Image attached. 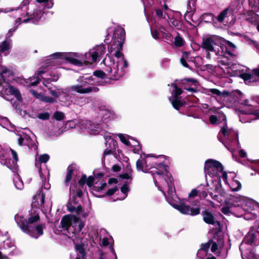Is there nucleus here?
Returning a JSON list of instances; mask_svg holds the SVG:
<instances>
[{
    "instance_id": "23",
    "label": "nucleus",
    "mask_w": 259,
    "mask_h": 259,
    "mask_svg": "<svg viewBox=\"0 0 259 259\" xmlns=\"http://www.w3.org/2000/svg\"><path fill=\"white\" fill-rule=\"evenodd\" d=\"M169 100L170 101L172 107L177 110L184 106V103L181 100V98H174L171 100V97H170Z\"/></svg>"
},
{
    "instance_id": "3",
    "label": "nucleus",
    "mask_w": 259,
    "mask_h": 259,
    "mask_svg": "<svg viewBox=\"0 0 259 259\" xmlns=\"http://www.w3.org/2000/svg\"><path fill=\"white\" fill-rule=\"evenodd\" d=\"M24 222H20L21 230L31 237L37 239L44 234V229L46 228L45 224H33L29 226H24Z\"/></svg>"
},
{
    "instance_id": "53",
    "label": "nucleus",
    "mask_w": 259,
    "mask_h": 259,
    "mask_svg": "<svg viewBox=\"0 0 259 259\" xmlns=\"http://www.w3.org/2000/svg\"><path fill=\"white\" fill-rule=\"evenodd\" d=\"M209 92L212 94L216 95L218 96H221V92L217 89H210Z\"/></svg>"
},
{
    "instance_id": "63",
    "label": "nucleus",
    "mask_w": 259,
    "mask_h": 259,
    "mask_svg": "<svg viewBox=\"0 0 259 259\" xmlns=\"http://www.w3.org/2000/svg\"><path fill=\"white\" fill-rule=\"evenodd\" d=\"M119 177L123 180H129L132 179L131 176H130L128 173L120 174L119 175Z\"/></svg>"
},
{
    "instance_id": "25",
    "label": "nucleus",
    "mask_w": 259,
    "mask_h": 259,
    "mask_svg": "<svg viewBox=\"0 0 259 259\" xmlns=\"http://www.w3.org/2000/svg\"><path fill=\"white\" fill-rule=\"evenodd\" d=\"M88 80H93L92 76H90V78H84V75L80 76L79 78L77 79V81L79 82L80 84L75 85L74 86H79L81 89H84L83 87L86 86L88 83L87 82Z\"/></svg>"
},
{
    "instance_id": "47",
    "label": "nucleus",
    "mask_w": 259,
    "mask_h": 259,
    "mask_svg": "<svg viewBox=\"0 0 259 259\" xmlns=\"http://www.w3.org/2000/svg\"><path fill=\"white\" fill-rule=\"evenodd\" d=\"M233 134L237 135V136L238 137L237 134L236 133V132L232 128H229L227 130V133L225 135H223L224 137H229L231 136Z\"/></svg>"
},
{
    "instance_id": "16",
    "label": "nucleus",
    "mask_w": 259,
    "mask_h": 259,
    "mask_svg": "<svg viewBox=\"0 0 259 259\" xmlns=\"http://www.w3.org/2000/svg\"><path fill=\"white\" fill-rule=\"evenodd\" d=\"M44 12L40 9H34L33 13L30 15L32 19V22L34 24H37L41 18Z\"/></svg>"
},
{
    "instance_id": "42",
    "label": "nucleus",
    "mask_w": 259,
    "mask_h": 259,
    "mask_svg": "<svg viewBox=\"0 0 259 259\" xmlns=\"http://www.w3.org/2000/svg\"><path fill=\"white\" fill-rule=\"evenodd\" d=\"M183 93V91L181 88H177L176 90H174L173 92V97L174 98H181L179 97Z\"/></svg>"
},
{
    "instance_id": "58",
    "label": "nucleus",
    "mask_w": 259,
    "mask_h": 259,
    "mask_svg": "<svg viewBox=\"0 0 259 259\" xmlns=\"http://www.w3.org/2000/svg\"><path fill=\"white\" fill-rule=\"evenodd\" d=\"M180 62H181V64L185 67L189 68L190 69H191L190 66H189V65L186 62V60L185 59H184L183 58H181Z\"/></svg>"
},
{
    "instance_id": "52",
    "label": "nucleus",
    "mask_w": 259,
    "mask_h": 259,
    "mask_svg": "<svg viewBox=\"0 0 259 259\" xmlns=\"http://www.w3.org/2000/svg\"><path fill=\"white\" fill-rule=\"evenodd\" d=\"M218 120V119L216 115H211L209 116L210 122L212 124H215L217 123Z\"/></svg>"
},
{
    "instance_id": "57",
    "label": "nucleus",
    "mask_w": 259,
    "mask_h": 259,
    "mask_svg": "<svg viewBox=\"0 0 259 259\" xmlns=\"http://www.w3.org/2000/svg\"><path fill=\"white\" fill-rule=\"evenodd\" d=\"M50 94L54 97V99H55L56 100L60 96V93H57L56 91H54V90H50Z\"/></svg>"
},
{
    "instance_id": "37",
    "label": "nucleus",
    "mask_w": 259,
    "mask_h": 259,
    "mask_svg": "<svg viewBox=\"0 0 259 259\" xmlns=\"http://www.w3.org/2000/svg\"><path fill=\"white\" fill-rule=\"evenodd\" d=\"M211 242H213V240L211 239L209 240L207 243L201 244V249L205 252H207L210 247Z\"/></svg>"
},
{
    "instance_id": "4",
    "label": "nucleus",
    "mask_w": 259,
    "mask_h": 259,
    "mask_svg": "<svg viewBox=\"0 0 259 259\" xmlns=\"http://www.w3.org/2000/svg\"><path fill=\"white\" fill-rule=\"evenodd\" d=\"M52 57L54 59H60L66 60L71 64L77 66H82L83 65V63L81 61L75 58L78 57L77 53L57 52L53 54Z\"/></svg>"
},
{
    "instance_id": "31",
    "label": "nucleus",
    "mask_w": 259,
    "mask_h": 259,
    "mask_svg": "<svg viewBox=\"0 0 259 259\" xmlns=\"http://www.w3.org/2000/svg\"><path fill=\"white\" fill-rule=\"evenodd\" d=\"M40 99L41 101L45 102V103H57V101L56 99H54L52 97H50L45 96L44 95H42L40 96Z\"/></svg>"
},
{
    "instance_id": "33",
    "label": "nucleus",
    "mask_w": 259,
    "mask_h": 259,
    "mask_svg": "<svg viewBox=\"0 0 259 259\" xmlns=\"http://www.w3.org/2000/svg\"><path fill=\"white\" fill-rule=\"evenodd\" d=\"M175 45L178 47H181L184 45V40L179 35L176 36L175 38Z\"/></svg>"
},
{
    "instance_id": "32",
    "label": "nucleus",
    "mask_w": 259,
    "mask_h": 259,
    "mask_svg": "<svg viewBox=\"0 0 259 259\" xmlns=\"http://www.w3.org/2000/svg\"><path fill=\"white\" fill-rule=\"evenodd\" d=\"M65 116L62 112L56 111L53 114V118L57 121H61L65 118Z\"/></svg>"
},
{
    "instance_id": "17",
    "label": "nucleus",
    "mask_w": 259,
    "mask_h": 259,
    "mask_svg": "<svg viewBox=\"0 0 259 259\" xmlns=\"http://www.w3.org/2000/svg\"><path fill=\"white\" fill-rule=\"evenodd\" d=\"M164 195L166 196V194L165 193H164V192H163ZM166 197V199H167V201H168V203L171 205L174 208H175V209H176L177 210H179L180 211V209L179 207H180V206H184V202L182 201V200H181L178 203H177V202L174 200V199L172 198V197Z\"/></svg>"
},
{
    "instance_id": "21",
    "label": "nucleus",
    "mask_w": 259,
    "mask_h": 259,
    "mask_svg": "<svg viewBox=\"0 0 259 259\" xmlns=\"http://www.w3.org/2000/svg\"><path fill=\"white\" fill-rule=\"evenodd\" d=\"M118 187L117 186H116L114 188L108 189L104 195H98L97 194L93 193V192H92V194L96 197L103 198L105 196H112L117 191H118Z\"/></svg>"
},
{
    "instance_id": "5",
    "label": "nucleus",
    "mask_w": 259,
    "mask_h": 259,
    "mask_svg": "<svg viewBox=\"0 0 259 259\" xmlns=\"http://www.w3.org/2000/svg\"><path fill=\"white\" fill-rule=\"evenodd\" d=\"M180 207V212L183 214L195 216L200 213V202L198 200L192 201L190 205L184 203V206Z\"/></svg>"
},
{
    "instance_id": "44",
    "label": "nucleus",
    "mask_w": 259,
    "mask_h": 259,
    "mask_svg": "<svg viewBox=\"0 0 259 259\" xmlns=\"http://www.w3.org/2000/svg\"><path fill=\"white\" fill-rule=\"evenodd\" d=\"M233 183L234 184H235L236 185V187L235 188H232V190L233 191H238L241 189V187H242L241 184L238 180H234Z\"/></svg>"
},
{
    "instance_id": "19",
    "label": "nucleus",
    "mask_w": 259,
    "mask_h": 259,
    "mask_svg": "<svg viewBox=\"0 0 259 259\" xmlns=\"http://www.w3.org/2000/svg\"><path fill=\"white\" fill-rule=\"evenodd\" d=\"M67 170V174L64 181V182L66 186L68 185L72 179L74 169L73 166L72 165H70L68 166Z\"/></svg>"
},
{
    "instance_id": "40",
    "label": "nucleus",
    "mask_w": 259,
    "mask_h": 259,
    "mask_svg": "<svg viewBox=\"0 0 259 259\" xmlns=\"http://www.w3.org/2000/svg\"><path fill=\"white\" fill-rule=\"evenodd\" d=\"M50 159V156L47 154L40 155L39 157V160L41 163H46Z\"/></svg>"
},
{
    "instance_id": "2",
    "label": "nucleus",
    "mask_w": 259,
    "mask_h": 259,
    "mask_svg": "<svg viewBox=\"0 0 259 259\" xmlns=\"http://www.w3.org/2000/svg\"><path fill=\"white\" fill-rule=\"evenodd\" d=\"M223 169L224 166L219 161L212 159H209L205 161L204 167V172L212 178L214 177H219V187L221 188L222 184L219 174L220 171H222Z\"/></svg>"
},
{
    "instance_id": "55",
    "label": "nucleus",
    "mask_w": 259,
    "mask_h": 259,
    "mask_svg": "<svg viewBox=\"0 0 259 259\" xmlns=\"http://www.w3.org/2000/svg\"><path fill=\"white\" fill-rule=\"evenodd\" d=\"M151 33L152 37L155 39H158L159 38V32L158 30L156 29H151Z\"/></svg>"
},
{
    "instance_id": "61",
    "label": "nucleus",
    "mask_w": 259,
    "mask_h": 259,
    "mask_svg": "<svg viewBox=\"0 0 259 259\" xmlns=\"http://www.w3.org/2000/svg\"><path fill=\"white\" fill-rule=\"evenodd\" d=\"M182 81H186L187 82H191L193 84H196L198 83V81L196 79L192 78H185L183 79Z\"/></svg>"
},
{
    "instance_id": "45",
    "label": "nucleus",
    "mask_w": 259,
    "mask_h": 259,
    "mask_svg": "<svg viewBox=\"0 0 259 259\" xmlns=\"http://www.w3.org/2000/svg\"><path fill=\"white\" fill-rule=\"evenodd\" d=\"M40 192L41 190H39V193H37L35 196L33 197V201H32V204L35 206H36L37 205H38V199H39L40 196Z\"/></svg>"
},
{
    "instance_id": "34",
    "label": "nucleus",
    "mask_w": 259,
    "mask_h": 259,
    "mask_svg": "<svg viewBox=\"0 0 259 259\" xmlns=\"http://www.w3.org/2000/svg\"><path fill=\"white\" fill-rule=\"evenodd\" d=\"M10 49V44L7 41H4L0 47V52L1 53H4L7 51H8Z\"/></svg>"
},
{
    "instance_id": "18",
    "label": "nucleus",
    "mask_w": 259,
    "mask_h": 259,
    "mask_svg": "<svg viewBox=\"0 0 259 259\" xmlns=\"http://www.w3.org/2000/svg\"><path fill=\"white\" fill-rule=\"evenodd\" d=\"M73 241L75 244V249L81 254V258H84L86 255L84 244L83 243H76L75 240Z\"/></svg>"
},
{
    "instance_id": "14",
    "label": "nucleus",
    "mask_w": 259,
    "mask_h": 259,
    "mask_svg": "<svg viewBox=\"0 0 259 259\" xmlns=\"http://www.w3.org/2000/svg\"><path fill=\"white\" fill-rule=\"evenodd\" d=\"M227 205L224 206L221 209L222 212L225 214H228L231 213L233 210V207H239L240 205L238 204H235L232 199H230L229 201L226 203Z\"/></svg>"
},
{
    "instance_id": "7",
    "label": "nucleus",
    "mask_w": 259,
    "mask_h": 259,
    "mask_svg": "<svg viewBox=\"0 0 259 259\" xmlns=\"http://www.w3.org/2000/svg\"><path fill=\"white\" fill-rule=\"evenodd\" d=\"M245 243L257 246L259 245V231L254 228L253 227H251L249 231L246 235L244 238Z\"/></svg>"
},
{
    "instance_id": "9",
    "label": "nucleus",
    "mask_w": 259,
    "mask_h": 259,
    "mask_svg": "<svg viewBox=\"0 0 259 259\" xmlns=\"http://www.w3.org/2000/svg\"><path fill=\"white\" fill-rule=\"evenodd\" d=\"M201 214L202 215L203 220L205 223L209 225H216L220 226V222L218 221H215V219L213 214L208 209H206L204 210H203Z\"/></svg>"
},
{
    "instance_id": "62",
    "label": "nucleus",
    "mask_w": 259,
    "mask_h": 259,
    "mask_svg": "<svg viewBox=\"0 0 259 259\" xmlns=\"http://www.w3.org/2000/svg\"><path fill=\"white\" fill-rule=\"evenodd\" d=\"M182 81H186L187 82H191L193 84H196L198 83V81L196 79L192 78H185L183 79Z\"/></svg>"
},
{
    "instance_id": "27",
    "label": "nucleus",
    "mask_w": 259,
    "mask_h": 259,
    "mask_svg": "<svg viewBox=\"0 0 259 259\" xmlns=\"http://www.w3.org/2000/svg\"><path fill=\"white\" fill-rule=\"evenodd\" d=\"M136 168L138 171H142L145 173L147 172L149 169L145 167L140 159H138L136 161Z\"/></svg>"
},
{
    "instance_id": "15",
    "label": "nucleus",
    "mask_w": 259,
    "mask_h": 259,
    "mask_svg": "<svg viewBox=\"0 0 259 259\" xmlns=\"http://www.w3.org/2000/svg\"><path fill=\"white\" fill-rule=\"evenodd\" d=\"M118 62V61L117 62L116 64H115L114 62L113 63V72L112 74H111V76L110 77V79H112L113 80H117L119 77H121V76L123 74V70H121L120 72H119Z\"/></svg>"
},
{
    "instance_id": "26",
    "label": "nucleus",
    "mask_w": 259,
    "mask_h": 259,
    "mask_svg": "<svg viewBox=\"0 0 259 259\" xmlns=\"http://www.w3.org/2000/svg\"><path fill=\"white\" fill-rule=\"evenodd\" d=\"M10 91H11V95L14 96L19 102H22L23 99L21 96V94L19 90L17 88L12 86V88Z\"/></svg>"
},
{
    "instance_id": "22",
    "label": "nucleus",
    "mask_w": 259,
    "mask_h": 259,
    "mask_svg": "<svg viewBox=\"0 0 259 259\" xmlns=\"http://www.w3.org/2000/svg\"><path fill=\"white\" fill-rule=\"evenodd\" d=\"M240 77L242 78L245 83L254 82L256 80L254 78V75L249 73H243L240 74Z\"/></svg>"
},
{
    "instance_id": "28",
    "label": "nucleus",
    "mask_w": 259,
    "mask_h": 259,
    "mask_svg": "<svg viewBox=\"0 0 259 259\" xmlns=\"http://www.w3.org/2000/svg\"><path fill=\"white\" fill-rule=\"evenodd\" d=\"M107 186V183L106 182H103L101 184L100 186H96L94 185L92 188H91V192H100L103 191L105 188Z\"/></svg>"
},
{
    "instance_id": "43",
    "label": "nucleus",
    "mask_w": 259,
    "mask_h": 259,
    "mask_svg": "<svg viewBox=\"0 0 259 259\" xmlns=\"http://www.w3.org/2000/svg\"><path fill=\"white\" fill-rule=\"evenodd\" d=\"M170 23L171 24L177 28H180L181 27V21L180 20H177L175 18H171Z\"/></svg>"
},
{
    "instance_id": "46",
    "label": "nucleus",
    "mask_w": 259,
    "mask_h": 259,
    "mask_svg": "<svg viewBox=\"0 0 259 259\" xmlns=\"http://www.w3.org/2000/svg\"><path fill=\"white\" fill-rule=\"evenodd\" d=\"M136 143H137V145L135 144L134 146V148L133 149V152L134 153L139 154L140 151L142 150V146H141V145L140 144V143L138 141H136Z\"/></svg>"
},
{
    "instance_id": "39",
    "label": "nucleus",
    "mask_w": 259,
    "mask_h": 259,
    "mask_svg": "<svg viewBox=\"0 0 259 259\" xmlns=\"http://www.w3.org/2000/svg\"><path fill=\"white\" fill-rule=\"evenodd\" d=\"M93 75L97 77L103 79L105 77L106 74L102 70H97L93 72Z\"/></svg>"
},
{
    "instance_id": "24",
    "label": "nucleus",
    "mask_w": 259,
    "mask_h": 259,
    "mask_svg": "<svg viewBox=\"0 0 259 259\" xmlns=\"http://www.w3.org/2000/svg\"><path fill=\"white\" fill-rule=\"evenodd\" d=\"M200 18L202 21L206 23H210L214 20V15L212 13H204L201 15Z\"/></svg>"
},
{
    "instance_id": "48",
    "label": "nucleus",
    "mask_w": 259,
    "mask_h": 259,
    "mask_svg": "<svg viewBox=\"0 0 259 259\" xmlns=\"http://www.w3.org/2000/svg\"><path fill=\"white\" fill-rule=\"evenodd\" d=\"M165 170H166V174L165 175V178L168 181L167 184L173 183L174 180H173V178H172L171 175L168 171H167L166 169H165Z\"/></svg>"
},
{
    "instance_id": "60",
    "label": "nucleus",
    "mask_w": 259,
    "mask_h": 259,
    "mask_svg": "<svg viewBox=\"0 0 259 259\" xmlns=\"http://www.w3.org/2000/svg\"><path fill=\"white\" fill-rule=\"evenodd\" d=\"M212 244L211 248V251L212 252H214L216 251L218 249V245L217 242H214L213 241V242H211V244Z\"/></svg>"
},
{
    "instance_id": "6",
    "label": "nucleus",
    "mask_w": 259,
    "mask_h": 259,
    "mask_svg": "<svg viewBox=\"0 0 259 259\" xmlns=\"http://www.w3.org/2000/svg\"><path fill=\"white\" fill-rule=\"evenodd\" d=\"M39 219L40 217L39 214L36 212H35L33 214L31 213L30 216L27 219L24 218L23 216L18 215V214L15 215V220L20 229L21 228V225L19 224V221L24 222V226H26L35 224V223L37 222Z\"/></svg>"
},
{
    "instance_id": "8",
    "label": "nucleus",
    "mask_w": 259,
    "mask_h": 259,
    "mask_svg": "<svg viewBox=\"0 0 259 259\" xmlns=\"http://www.w3.org/2000/svg\"><path fill=\"white\" fill-rule=\"evenodd\" d=\"M72 221L74 224H76L80 221V218L74 215H65L61 219L59 228L63 229L65 230H68L71 226Z\"/></svg>"
},
{
    "instance_id": "41",
    "label": "nucleus",
    "mask_w": 259,
    "mask_h": 259,
    "mask_svg": "<svg viewBox=\"0 0 259 259\" xmlns=\"http://www.w3.org/2000/svg\"><path fill=\"white\" fill-rule=\"evenodd\" d=\"M118 137L120 139V140L122 143H123L124 144H125L126 146H130L131 145V143L129 141L126 140L125 137L124 136V135L122 134H118Z\"/></svg>"
},
{
    "instance_id": "51",
    "label": "nucleus",
    "mask_w": 259,
    "mask_h": 259,
    "mask_svg": "<svg viewBox=\"0 0 259 259\" xmlns=\"http://www.w3.org/2000/svg\"><path fill=\"white\" fill-rule=\"evenodd\" d=\"M7 72L6 70H3L0 76V87H2L3 83H6V79L4 77V76L3 75L4 73H5Z\"/></svg>"
},
{
    "instance_id": "35",
    "label": "nucleus",
    "mask_w": 259,
    "mask_h": 259,
    "mask_svg": "<svg viewBox=\"0 0 259 259\" xmlns=\"http://www.w3.org/2000/svg\"><path fill=\"white\" fill-rule=\"evenodd\" d=\"M121 192L126 195H127L128 192L130 191V188L128 186V182L125 181L124 182L123 186L120 188Z\"/></svg>"
},
{
    "instance_id": "56",
    "label": "nucleus",
    "mask_w": 259,
    "mask_h": 259,
    "mask_svg": "<svg viewBox=\"0 0 259 259\" xmlns=\"http://www.w3.org/2000/svg\"><path fill=\"white\" fill-rule=\"evenodd\" d=\"M13 245L9 240H7L4 242V248H7V247L10 248L13 247Z\"/></svg>"
},
{
    "instance_id": "12",
    "label": "nucleus",
    "mask_w": 259,
    "mask_h": 259,
    "mask_svg": "<svg viewBox=\"0 0 259 259\" xmlns=\"http://www.w3.org/2000/svg\"><path fill=\"white\" fill-rule=\"evenodd\" d=\"M105 51V48L104 46H100L93 53L91 52L85 53V58H91L92 61L93 62H95L97 61V58L99 56V55H101L102 54H104Z\"/></svg>"
},
{
    "instance_id": "29",
    "label": "nucleus",
    "mask_w": 259,
    "mask_h": 259,
    "mask_svg": "<svg viewBox=\"0 0 259 259\" xmlns=\"http://www.w3.org/2000/svg\"><path fill=\"white\" fill-rule=\"evenodd\" d=\"M222 120L224 121L223 126L222 127L220 133H221L223 135H225L227 133V130L229 129L227 123V119L225 114H223L222 115Z\"/></svg>"
},
{
    "instance_id": "1",
    "label": "nucleus",
    "mask_w": 259,
    "mask_h": 259,
    "mask_svg": "<svg viewBox=\"0 0 259 259\" xmlns=\"http://www.w3.org/2000/svg\"><path fill=\"white\" fill-rule=\"evenodd\" d=\"M125 36V31L124 28L120 27L114 30L110 51L113 52L116 50L114 55L117 58L123 57V54L121 51L122 50L123 45L124 43Z\"/></svg>"
},
{
    "instance_id": "59",
    "label": "nucleus",
    "mask_w": 259,
    "mask_h": 259,
    "mask_svg": "<svg viewBox=\"0 0 259 259\" xmlns=\"http://www.w3.org/2000/svg\"><path fill=\"white\" fill-rule=\"evenodd\" d=\"M114 151L112 149L106 148L104 152L103 155L105 157L106 155L114 154Z\"/></svg>"
},
{
    "instance_id": "20",
    "label": "nucleus",
    "mask_w": 259,
    "mask_h": 259,
    "mask_svg": "<svg viewBox=\"0 0 259 259\" xmlns=\"http://www.w3.org/2000/svg\"><path fill=\"white\" fill-rule=\"evenodd\" d=\"M12 88V85H10L9 83H6V85L3 86V88L1 91V94L7 100H9V98L5 97V96H9L11 94V90Z\"/></svg>"
},
{
    "instance_id": "49",
    "label": "nucleus",
    "mask_w": 259,
    "mask_h": 259,
    "mask_svg": "<svg viewBox=\"0 0 259 259\" xmlns=\"http://www.w3.org/2000/svg\"><path fill=\"white\" fill-rule=\"evenodd\" d=\"M112 144L113 147L112 148V149L114 151L115 153V150L116 148H118V143L114 139H111V142L110 143L109 145Z\"/></svg>"
},
{
    "instance_id": "38",
    "label": "nucleus",
    "mask_w": 259,
    "mask_h": 259,
    "mask_svg": "<svg viewBox=\"0 0 259 259\" xmlns=\"http://www.w3.org/2000/svg\"><path fill=\"white\" fill-rule=\"evenodd\" d=\"M50 113L48 112L40 113L38 114L37 117L41 120H46L50 118Z\"/></svg>"
},
{
    "instance_id": "50",
    "label": "nucleus",
    "mask_w": 259,
    "mask_h": 259,
    "mask_svg": "<svg viewBox=\"0 0 259 259\" xmlns=\"http://www.w3.org/2000/svg\"><path fill=\"white\" fill-rule=\"evenodd\" d=\"M24 145L28 146L29 147V148H31V149L33 148L35 150L37 149V145L33 142V141L32 142H31V143H29L28 142H25L24 144Z\"/></svg>"
},
{
    "instance_id": "13",
    "label": "nucleus",
    "mask_w": 259,
    "mask_h": 259,
    "mask_svg": "<svg viewBox=\"0 0 259 259\" xmlns=\"http://www.w3.org/2000/svg\"><path fill=\"white\" fill-rule=\"evenodd\" d=\"M70 90L71 91H75L79 94H88L92 92H97L99 91V88L96 87H89L84 89H81L79 86H72Z\"/></svg>"
},
{
    "instance_id": "36",
    "label": "nucleus",
    "mask_w": 259,
    "mask_h": 259,
    "mask_svg": "<svg viewBox=\"0 0 259 259\" xmlns=\"http://www.w3.org/2000/svg\"><path fill=\"white\" fill-rule=\"evenodd\" d=\"M40 81L39 77L34 75L33 77L30 78V84L31 86H35L39 83Z\"/></svg>"
},
{
    "instance_id": "11",
    "label": "nucleus",
    "mask_w": 259,
    "mask_h": 259,
    "mask_svg": "<svg viewBox=\"0 0 259 259\" xmlns=\"http://www.w3.org/2000/svg\"><path fill=\"white\" fill-rule=\"evenodd\" d=\"M216 43L214 40L210 37L203 38L202 42L201 45V48L208 52H214L215 51L213 47V45H215Z\"/></svg>"
},
{
    "instance_id": "64",
    "label": "nucleus",
    "mask_w": 259,
    "mask_h": 259,
    "mask_svg": "<svg viewBox=\"0 0 259 259\" xmlns=\"http://www.w3.org/2000/svg\"><path fill=\"white\" fill-rule=\"evenodd\" d=\"M75 211L77 215H79V214H80L82 212L83 209H82L81 204H79L77 206V207H76V209L75 210Z\"/></svg>"
},
{
    "instance_id": "54",
    "label": "nucleus",
    "mask_w": 259,
    "mask_h": 259,
    "mask_svg": "<svg viewBox=\"0 0 259 259\" xmlns=\"http://www.w3.org/2000/svg\"><path fill=\"white\" fill-rule=\"evenodd\" d=\"M198 192L199 191L196 189H192L189 194V197L193 198L196 196L198 195Z\"/></svg>"
},
{
    "instance_id": "30",
    "label": "nucleus",
    "mask_w": 259,
    "mask_h": 259,
    "mask_svg": "<svg viewBox=\"0 0 259 259\" xmlns=\"http://www.w3.org/2000/svg\"><path fill=\"white\" fill-rule=\"evenodd\" d=\"M228 10V8H226L219 14L217 18L219 22H223L224 21L225 18L227 16Z\"/></svg>"
},
{
    "instance_id": "10",
    "label": "nucleus",
    "mask_w": 259,
    "mask_h": 259,
    "mask_svg": "<svg viewBox=\"0 0 259 259\" xmlns=\"http://www.w3.org/2000/svg\"><path fill=\"white\" fill-rule=\"evenodd\" d=\"M95 180V178L94 176H90L87 177L86 175L83 174L80 180L78 181V184L80 187L82 188L86 183L88 186L91 189L95 184H97V182L94 183Z\"/></svg>"
}]
</instances>
